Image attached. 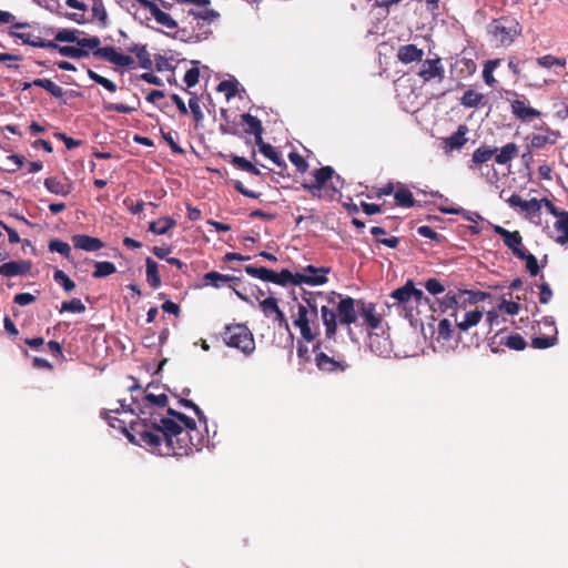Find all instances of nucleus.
<instances>
[{
    "mask_svg": "<svg viewBox=\"0 0 568 568\" xmlns=\"http://www.w3.org/2000/svg\"><path fill=\"white\" fill-rule=\"evenodd\" d=\"M239 82L236 80H223L217 85L219 92H224L226 100L234 98L237 94Z\"/></svg>",
    "mask_w": 568,
    "mask_h": 568,
    "instance_id": "obj_51",
    "label": "nucleus"
},
{
    "mask_svg": "<svg viewBox=\"0 0 568 568\" xmlns=\"http://www.w3.org/2000/svg\"><path fill=\"white\" fill-rule=\"evenodd\" d=\"M256 145L258 146L260 152L265 158L271 160L275 165H277L281 169V172L283 170L287 169L285 161L280 155V153L275 150V148H273L271 144L264 142V140H262V142H257Z\"/></svg>",
    "mask_w": 568,
    "mask_h": 568,
    "instance_id": "obj_30",
    "label": "nucleus"
},
{
    "mask_svg": "<svg viewBox=\"0 0 568 568\" xmlns=\"http://www.w3.org/2000/svg\"><path fill=\"white\" fill-rule=\"evenodd\" d=\"M222 336L229 347L237 348L246 356L255 351L253 333L245 324L226 325Z\"/></svg>",
    "mask_w": 568,
    "mask_h": 568,
    "instance_id": "obj_4",
    "label": "nucleus"
},
{
    "mask_svg": "<svg viewBox=\"0 0 568 568\" xmlns=\"http://www.w3.org/2000/svg\"><path fill=\"white\" fill-rule=\"evenodd\" d=\"M133 433L130 442L138 446L149 448L162 456H187L201 450L204 436L196 427L181 426L176 420L151 414V417H139L131 424Z\"/></svg>",
    "mask_w": 568,
    "mask_h": 568,
    "instance_id": "obj_1",
    "label": "nucleus"
},
{
    "mask_svg": "<svg viewBox=\"0 0 568 568\" xmlns=\"http://www.w3.org/2000/svg\"><path fill=\"white\" fill-rule=\"evenodd\" d=\"M334 339H318L313 345L314 362L318 371L326 374L344 373L348 367L345 356L333 346Z\"/></svg>",
    "mask_w": 568,
    "mask_h": 568,
    "instance_id": "obj_3",
    "label": "nucleus"
},
{
    "mask_svg": "<svg viewBox=\"0 0 568 568\" xmlns=\"http://www.w3.org/2000/svg\"><path fill=\"white\" fill-rule=\"evenodd\" d=\"M423 57L424 51L415 44L400 45L397 51V59L404 64L420 62L423 61Z\"/></svg>",
    "mask_w": 568,
    "mask_h": 568,
    "instance_id": "obj_24",
    "label": "nucleus"
},
{
    "mask_svg": "<svg viewBox=\"0 0 568 568\" xmlns=\"http://www.w3.org/2000/svg\"><path fill=\"white\" fill-rule=\"evenodd\" d=\"M260 308L266 317H270L272 314H275L280 307L277 305L276 298L270 296L260 302Z\"/></svg>",
    "mask_w": 568,
    "mask_h": 568,
    "instance_id": "obj_58",
    "label": "nucleus"
},
{
    "mask_svg": "<svg viewBox=\"0 0 568 568\" xmlns=\"http://www.w3.org/2000/svg\"><path fill=\"white\" fill-rule=\"evenodd\" d=\"M93 55L99 59L106 60L118 67L126 68L134 63L131 55L123 54L116 51L114 47L98 48L93 51Z\"/></svg>",
    "mask_w": 568,
    "mask_h": 568,
    "instance_id": "obj_11",
    "label": "nucleus"
},
{
    "mask_svg": "<svg viewBox=\"0 0 568 568\" xmlns=\"http://www.w3.org/2000/svg\"><path fill=\"white\" fill-rule=\"evenodd\" d=\"M488 30L499 45L506 47L511 44L520 34L521 27L515 18L500 17L491 21Z\"/></svg>",
    "mask_w": 568,
    "mask_h": 568,
    "instance_id": "obj_5",
    "label": "nucleus"
},
{
    "mask_svg": "<svg viewBox=\"0 0 568 568\" xmlns=\"http://www.w3.org/2000/svg\"><path fill=\"white\" fill-rule=\"evenodd\" d=\"M94 267L95 270L92 273L94 278L105 277L116 272L114 263L108 261L94 262Z\"/></svg>",
    "mask_w": 568,
    "mask_h": 568,
    "instance_id": "obj_47",
    "label": "nucleus"
},
{
    "mask_svg": "<svg viewBox=\"0 0 568 568\" xmlns=\"http://www.w3.org/2000/svg\"><path fill=\"white\" fill-rule=\"evenodd\" d=\"M334 173V169L328 165L316 169L313 172V176L315 179L314 183L316 184V187H324L326 182L333 178Z\"/></svg>",
    "mask_w": 568,
    "mask_h": 568,
    "instance_id": "obj_45",
    "label": "nucleus"
},
{
    "mask_svg": "<svg viewBox=\"0 0 568 568\" xmlns=\"http://www.w3.org/2000/svg\"><path fill=\"white\" fill-rule=\"evenodd\" d=\"M329 297H333L335 301V296L339 297V302L336 305V308L334 310L336 312V321L337 325H344L348 327V333H352L351 325L356 323L358 317V310H357V301L354 300L351 296H342L341 294L336 292H331L327 294Z\"/></svg>",
    "mask_w": 568,
    "mask_h": 568,
    "instance_id": "obj_7",
    "label": "nucleus"
},
{
    "mask_svg": "<svg viewBox=\"0 0 568 568\" xmlns=\"http://www.w3.org/2000/svg\"><path fill=\"white\" fill-rule=\"evenodd\" d=\"M452 323L449 320L444 318L438 323V337L444 341H449L453 335Z\"/></svg>",
    "mask_w": 568,
    "mask_h": 568,
    "instance_id": "obj_62",
    "label": "nucleus"
},
{
    "mask_svg": "<svg viewBox=\"0 0 568 568\" xmlns=\"http://www.w3.org/2000/svg\"><path fill=\"white\" fill-rule=\"evenodd\" d=\"M555 242L564 245L568 243V212L565 211L554 224V234L550 235Z\"/></svg>",
    "mask_w": 568,
    "mask_h": 568,
    "instance_id": "obj_27",
    "label": "nucleus"
},
{
    "mask_svg": "<svg viewBox=\"0 0 568 568\" xmlns=\"http://www.w3.org/2000/svg\"><path fill=\"white\" fill-rule=\"evenodd\" d=\"M518 152V146L515 143H507L495 154V162L504 165L510 162Z\"/></svg>",
    "mask_w": 568,
    "mask_h": 568,
    "instance_id": "obj_36",
    "label": "nucleus"
},
{
    "mask_svg": "<svg viewBox=\"0 0 568 568\" xmlns=\"http://www.w3.org/2000/svg\"><path fill=\"white\" fill-rule=\"evenodd\" d=\"M51 50H58L59 53L63 57H69L72 59H81L89 55V51L77 48V47H70V45H59L58 48H50Z\"/></svg>",
    "mask_w": 568,
    "mask_h": 568,
    "instance_id": "obj_46",
    "label": "nucleus"
},
{
    "mask_svg": "<svg viewBox=\"0 0 568 568\" xmlns=\"http://www.w3.org/2000/svg\"><path fill=\"white\" fill-rule=\"evenodd\" d=\"M49 250L51 252L60 253L65 258L70 257V245L61 240H52L49 242Z\"/></svg>",
    "mask_w": 568,
    "mask_h": 568,
    "instance_id": "obj_57",
    "label": "nucleus"
},
{
    "mask_svg": "<svg viewBox=\"0 0 568 568\" xmlns=\"http://www.w3.org/2000/svg\"><path fill=\"white\" fill-rule=\"evenodd\" d=\"M53 280L63 287L65 292H71L75 288V283L61 270H55Z\"/></svg>",
    "mask_w": 568,
    "mask_h": 568,
    "instance_id": "obj_54",
    "label": "nucleus"
},
{
    "mask_svg": "<svg viewBox=\"0 0 568 568\" xmlns=\"http://www.w3.org/2000/svg\"><path fill=\"white\" fill-rule=\"evenodd\" d=\"M189 108L191 110L195 123L199 124L203 120L204 114L202 112V108L197 97H193L189 100Z\"/></svg>",
    "mask_w": 568,
    "mask_h": 568,
    "instance_id": "obj_61",
    "label": "nucleus"
},
{
    "mask_svg": "<svg viewBox=\"0 0 568 568\" xmlns=\"http://www.w3.org/2000/svg\"><path fill=\"white\" fill-rule=\"evenodd\" d=\"M328 278L324 277L323 275L313 277L307 276V274H301V273H292L290 270L284 268L280 273L274 272L273 273V282L274 284L286 286L288 284L292 285H301V284H308V285H323L327 283Z\"/></svg>",
    "mask_w": 568,
    "mask_h": 568,
    "instance_id": "obj_8",
    "label": "nucleus"
},
{
    "mask_svg": "<svg viewBox=\"0 0 568 568\" xmlns=\"http://www.w3.org/2000/svg\"><path fill=\"white\" fill-rule=\"evenodd\" d=\"M464 294H469V295H473L474 297V301L477 302V301H480L484 298L485 294L484 293H473L470 291H464V292H459V294H455L453 293L452 291L448 292L444 298L440 301V307L444 312L448 311V310H454L456 311L458 305H459V298L464 295Z\"/></svg>",
    "mask_w": 568,
    "mask_h": 568,
    "instance_id": "obj_23",
    "label": "nucleus"
},
{
    "mask_svg": "<svg viewBox=\"0 0 568 568\" xmlns=\"http://www.w3.org/2000/svg\"><path fill=\"white\" fill-rule=\"evenodd\" d=\"M203 280L206 285H211L215 288H220L230 282H240V277L229 274H221L216 271L205 273Z\"/></svg>",
    "mask_w": 568,
    "mask_h": 568,
    "instance_id": "obj_28",
    "label": "nucleus"
},
{
    "mask_svg": "<svg viewBox=\"0 0 568 568\" xmlns=\"http://www.w3.org/2000/svg\"><path fill=\"white\" fill-rule=\"evenodd\" d=\"M231 163L236 166L239 170L248 172L254 175H261L262 172L257 169L251 161L246 160L243 156L234 155L232 158Z\"/></svg>",
    "mask_w": 568,
    "mask_h": 568,
    "instance_id": "obj_48",
    "label": "nucleus"
},
{
    "mask_svg": "<svg viewBox=\"0 0 568 568\" xmlns=\"http://www.w3.org/2000/svg\"><path fill=\"white\" fill-rule=\"evenodd\" d=\"M425 288L433 295L445 292V286L435 277L428 278L425 283Z\"/></svg>",
    "mask_w": 568,
    "mask_h": 568,
    "instance_id": "obj_64",
    "label": "nucleus"
},
{
    "mask_svg": "<svg viewBox=\"0 0 568 568\" xmlns=\"http://www.w3.org/2000/svg\"><path fill=\"white\" fill-rule=\"evenodd\" d=\"M519 260L526 261V268L529 272L531 276H536L539 273V265L538 261L535 255L527 252L526 250L524 252H518Z\"/></svg>",
    "mask_w": 568,
    "mask_h": 568,
    "instance_id": "obj_50",
    "label": "nucleus"
},
{
    "mask_svg": "<svg viewBox=\"0 0 568 568\" xmlns=\"http://www.w3.org/2000/svg\"><path fill=\"white\" fill-rule=\"evenodd\" d=\"M358 315L363 318L368 331L377 329L382 323V316L376 313V305L371 302L357 300Z\"/></svg>",
    "mask_w": 568,
    "mask_h": 568,
    "instance_id": "obj_12",
    "label": "nucleus"
},
{
    "mask_svg": "<svg viewBox=\"0 0 568 568\" xmlns=\"http://www.w3.org/2000/svg\"><path fill=\"white\" fill-rule=\"evenodd\" d=\"M484 99V94L469 89L465 91L460 98V104L465 108H478L483 103Z\"/></svg>",
    "mask_w": 568,
    "mask_h": 568,
    "instance_id": "obj_41",
    "label": "nucleus"
},
{
    "mask_svg": "<svg viewBox=\"0 0 568 568\" xmlns=\"http://www.w3.org/2000/svg\"><path fill=\"white\" fill-rule=\"evenodd\" d=\"M423 291L416 288L414 283L408 281L404 286L395 290L390 296L399 303H406L410 300L419 302L423 298Z\"/></svg>",
    "mask_w": 568,
    "mask_h": 568,
    "instance_id": "obj_19",
    "label": "nucleus"
},
{
    "mask_svg": "<svg viewBox=\"0 0 568 568\" xmlns=\"http://www.w3.org/2000/svg\"><path fill=\"white\" fill-rule=\"evenodd\" d=\"M545 133L542 134H532L529 138L528 148L540 150L544 149L547 144H555L558 139H560L561 134L559 131L552 130L549 126L540 128Z\"/></svg>",
    "mask_w": 568,
    "mask_h": 568,
    "instance_id": "obj_16",
    "label": "nucleus"
},
{
    "mask_svg": "<svg viewBox=\"0 0 568 568\" xmlns=\"http://www.w3.org/2000/svg\"><path fill=\"white\" fill-rule=\"evenodd\" d=\"M151 16L158 23L168 30L178 32V22L169 13L162 11L159 7L153 10Z\"/></svg>",
    "mask_w": 568,
    "mask_h": 568,
    "instance_id": "obj_38",
    "label": "nucleus"
},
{
    "mask_svg": "<svg viewBox=\"0 0 568 568\" xmlns=\"http://www.w3.org/2000/svg\"><path fill=\"white\" fill-rule=\"evenodd\" d=\"M368 346L378 356H387L392 351V343L387 336L369 333Z\"/></svg>",
    "mask_w": 568,
    "mask_h": 568,
    "instance_id": "obj_25",
    "label": "nucleus"
},
{
    "mask_svg": "<svg viewBox=\"0 0 568 568\" xmlns=\"http://www.w3.org/2000/svg\"><path fill=\"white\" fill-rule=\"evenodd\" d=\"M120 413V409L116 408V409H110V410H102L101 412V416L108 422V424L113 427V428H118L120 430H122L128 439L130 440V434L133 433L132 428H126L125 426V423L121 419H119L116 416H113L112 414H119ZM139 419H136L138 422ZM132 423H135V420H132L130 422V425Z\"/></svg>",
    "mask_w": 568,
    "mask_h": 568,
    "instance_id": "obj_31",
    "label": "nucleus"
},
{
    "mask_svg": "<svg viewBox=\"0 0 568 568\" xmlns=\"http://www.w3.org/2000/svg\"><path fill=\"white\" fill-rule=\"evenodd\" d=\"M175 224L176 222L173 217L165 216L159 219L158 221H152L149 224L148 231L158 235H163L166 234L171 229H173Z\"/></svg>",
    "mask_w": 568,
    "mask_h": 568,
    "instance_id": "obj_34",
    "label": "nucleus"
},
{
    "mask_svg": "<svg viewBox=\"0 0 568 568\" xmlns=\"http://www.w3.org/2000/svg\"><path fill=\"white\" fill-rule=\"evenodd\" d=\"M244 271L253 276V277H256V278H260L264 282H273V273L274 271L273 270H270L267 267H264V266H261V267H256V266H253V265H247L245 266Z\"/></svg>",
    "mask_w": 568,
    "mask_h": 568,
    "instance_id": "obj_42",
    "label": "nucleus"
},
{
    "mask_svg": "<svg viewBox=\"0 0 568 568\" xmlns=\"http://www.w3.org/2000/svg\"><path fill=\"white\" fill-rule=\"evenodd\" d=\"M33 84L36 87L43 88L48 91L52 97L60 99L64 95V90L62 87L55 84L50 79H36L33 80Z\"/></svg>",
    "mask_w": 568,
    "mask_h": 568,
    "instance_id": "obj_40",
    "label": "nucleus"
},
{
    "mask_svg": "<svg viewBox=\"0 0 568 568\" xmlns=\"http://www.w3.org/2000/svg\"><path fill=\"white\" fill-rule=\"evenodd\" d=\"M189 14L192 16L195 20H202L207 23H212L220 18V13L209 7L199 8L196 10L190 9Z\"/></svg>",
    "mask_w": 568,
    "mask_h": 568,
    "instance_id": "obj_39",
    "label": "nucleus"
},
{
    "mask_svg": "<svg viewBox=\"0 0 568 568\" xmlns=\"http://www.w3.org/2000/svg\"><path fill=\"white\" fill-rule=\"evenodd\" d=\"M129 52L135 54L138 58L141 68L143 69H151L153 65V61L151 59L150 53L146 50V47L143 44H134L133 47H130Z\"/></svg>",
    "mask_w": 568,
    "mask_h": 568,
    "instance_id": "obj_37",
    "label": "nucleus"
},
{
    "mask_svg": "<svg viewBox=\"0 0 568 568\" xmlns=\"http://www.w3.org/2000/svg\"><path fill=\"white\" fill-rule=\"evenodd\" d=\"M72 244L75 248L87 252H94L104 246V243L98 239L87 234H75L72 236Z\"/></svg>",
    "mask_w": 568,
    "mask_h": 568,
    "instance_id": "obj_21",
    "label": "nucleus"
},
{
    "mask_svg": "<svg viewBox=\"0 0 568 568\" xmlns=\"http://www.w3.org/2000/svg\"><path fill=\"white\" fill-rule=\"evenodd\" d=\"M145 273H146V282L149 285L156 290L161 286V277L159 274V265L151 257H146L145 260Z\"/></svg>",
    "mask_w": 568,
    "mask_h": 568,
    "instance_id": "obj_32",
    "label": "nucleus"
},
{
    "mask_svg": "<svg viewBox=\"0 0 568 568\" xmlns=\"http://www.w3.org/2000/svg\"><path fill=\"white\" fill-rule=\"evenodd\" d=\"M469 129L466 124H459L456 132L442 139V145L445 154H450L455 150H460L468 141Z\"/></svg>",
    "mask_w": 568,
    "mask_h": 568,
    "instance_id": "obj_14",
    "label": "nucleus"
},
{
    "mask_svg": "<svg viewBox=\"0 0 568 568\" xmlns=\"http://www.w3.org/2000/svg\"><path fill=\"white\" fill-rule=\"evenodd\" d=\"M241 119L242 123L246 126L245 132L254 135L255 143L262 142L264 129L261 120L250 113L242 114Z\"/></svg>",
    "mask_w": 568,
    "mask_h": 568,
    "instance_id": "obj_26",
    "label": "nucleus"
},
{
    "mask_svg": "<svg viewBox=\"0 0 568 568\" xmlns=\"http://www.w3.org/2000/svg\"><path fill=\"white\" fill-rule=\"evenodd\" d=\"M510 105L513 114L523 121H528L541 115L540 111L527 105L524 100L515 99L511 101Z\"/></svg>",
    "mask_w": 568,
    "mask_h": 568,
    "instance_id": "obj_22",
    "label": "nucleus"
},
{
    "mask_svg": "<svg viewBox=\"0 0 568 568\" xmlns=\"http://www.w3.org/2000/svg\"><path fill=\"white\" fill-rule=\"evenodd\" d=\"M77 33V30L62 29L55 33L54 40L58 42H74L78 44L79 38Z\"/></svg>",
    "mask_w": 568,
    "mask_h": 568,
    "instance_id": "obj_60",
    "label": "nucleus"
},
{
    "mask_svg": "<svg viewBox=\"0 0 568 568\" xmlns=\"http://www.w3.org/2000/svg\"><path fill=\"white\" fill-rule=\"evenodd\" d=\"M537 63L542 68L550 69L552 67H565L566 59H560L551 54H546L541 58H538Z\"/></svg>",
    "mask_w": 568,
    "mask_h": 568,
    "instance_id": "obj_55",
    "label": "nucleus"
},
{
    "mask_svg": "<svg viewBox=\"0 0 568 568\" xmlns=\"http://www.w3.org/2000/svg\"><path fill=\"white\" fill-rule=\"evenodd\" d=\"M507 203L511 207H519L523 212L526 213V217L534 221L535 219L540 220L541 215V202L538 199L534 197L531 200H523L518 194H513Z\"/></svg>",
    "mask_w": 568,
    "mask_h": 568,
    "instance_id": "obj_9",
    "label": "nucleus"
},
{
    "mask_svg": "<svg viewBox=\"0 0 568 568\" xmlns=\"http://www.w3.org/2000/svg\"><path fill=\"white\" fill-rule=\"evenodd\" d=\"M85 311V305L82 303L80 298H72L70 301L63 302L61 304L60 313L71 312V313H82Z\"/></svg>",
    "mask_w": 568,
    "mask_h": 568,
    "instance_id": "obj_56",
    "label": "nucleus"
},
{
    "mask_svg": "<svg viewBox=\"0 0 568 568\" xmlns=\"http://www.w3.org/2000/svg\"><path fill=\"white\" fill-rule=\"evenodd\" d=\"M200 70L197 68H191L186 70L183 81L187 88H193L199 83Z\"/></svg>",
    "mask_w": 568,
    "mask_h": 568,
    "instance_id": "obj_63",
    "label": "nucleus"
},
{
    "mask_svg": "<svg viewBox=\"0 0 568 568\" xmlns=\"http://www.w3.org/2000/svg\"><path fill=\"white\" fill-rule=\"evenodd\" d=\"M144 407L141 409L142 415L153 414L150 412L151 406H159V407H165L169 403V398L165 394L154 395L151 393L145 394L144 396Z\"/></svg>",
    "mask_w": 568,
    "mask_h": 568,
    "instance_id": "obj_33",
    "label": "nucleus"
},
{
    "mask_svg": "<svg viewBox=\"0 0 568 568\" xmlns=\"http://www.w3.org/2000/svg\"><path fill=\"white\" fill-rule=\"evenodd\" d=\"M44 187L52 194L60 195V196H68L71 194L73 186L72 183L69 182L67 179L60 180L55 176H50L44 179Z\"/></svg>",
    "mask_w": 568,
    "mask_h": 568,
    "instance_id": "obj_20",
    "label": "nucleus"
},
{
    "mask_svg": "<svg viewBox=\"0 0 568 568\" xmlns=\"http://www.w3.org/2000/svg\"><path fill=\"white\" fill-rule=\"evenodd\" d=\"M32 262L29 260L11 261L0 265V275L4 277H14L26 275L30 272Z\"/></svg>",
    "mask_w": 568,
    "mask_h": 568,
    "instance_id": "obj_17",
    "label": "nucleus"
},
{
    "mask_svg": "<svg viewBox=\"0 0 568 568\" xmlns=\"http://www.w3.org/2000/svg\"><path fill=\"white\" fill-rule=\"evenodd\" d=\"M494 232L503 237L504 244L511 250L516 257L518 256V252L526 250L523 246V237L518 231L510 232L500 225H495Z\"/></svg>",
    "mask_w": 568,
    "mask_h": 568,
    "instance_id": "obj_15",
    "label": "nucleus"
},
{
    "mask_svg": "<svg viewBox=\"0 0 568 568\" xmlns=\"http://www.w3.org/2000/svg\"><path fill=\"white\" fill-rule=\"evenodd\" d=\"M540 324L548 328L549 334L534 337L531 339V346L537 349H546L556 345L558 342V329L555 322L550 317H545Z\"/></svg>",
    "mask_w": 568,
    "mask_h": 568,
    "instance_id": "obj_13",
    "label": "nucleus"
},
{
    "mask_svg": "<svg viewBox=\"0 0 568 568\" xmlns=\"http://www.w3.org/2000/svg\"><path fill=\"white\" fill-rule=\"evenodd\" d=\"M417 74L423 79L424 82H428L434 79H437L439 82H442L445 75L442 59L435 58L422 61V65Z\"/></svg>",
    "mask_w": 568,
    "mask_h": 568,
    "instance_id": "obj_10",
    "label": "nucleus"
},
{
    "mask_svg": "<svg viewBox=\"0 0 568 568\" xmlns=\"http://www.w3.org/2000/svg\"><path fill=\"white\" fill-rule=\"evenodd\" d=\"M396 204L403 207H413L416 204V201L413 196V193L405 187L398 189L394 194Z\"/></svg>",
    "mask_w": 568,
    "mask_h": 568,
    "instance_id": "obj_44",
    "label": "nucleus"
},
{
    "mask_svg": "<svg viewBox=\"0 0 568 568\" xmlns=\"http://www.w3.org/2000/svg\"><path fill=\"white\" fill-rule=\"evenodd\" d=\"M92 16L100 22L101 27H106L108 24V12L104 8V4L101 0H94L92 6Z\"/></svg>",
    "mask_w": 568,
    "mask_h": 568,
    "instance_id": "obj_52",
    "label": "nucleus"
},
{
    "mask_svg": "<svg viewBox=\"0 0 568 568\" xmlns=\"http://www.w3.org/2000/svg\"><path fill=\"white\" fill-rule=\"evenodd\" d=\"M333 297L323 292L303 291L296 303V312L292 313L293 325L300 331L302 338L314 342L320 336V318L325 327V336L334 339L337 334L336 312L329 307Z\"/></svg>",
    "mask_w": 568,
    "mask_h": 568,
    "instance_id": "obj_2",
    "label": "nucleus"
},
{
    "mask_svg": "<svg viewBox=\"0 0 568 568\" xmlns=\"http://www.w3.org/2000/svg\"><path fill=\"white\" fill-rule=\"evenodd\" d=\"M371 233L377 243L383 244L389 248H396L399 244V239L396 236L385 237L387 232L384 227L373 226L371 227Z\"/></svg>",
    "mask_w": 568,
    "mask_h": 568,
    "instance_id": "obj_35",
    "label": "nucleus"
},
{
    "mask_svg": "<svg viewBox=\"0 0 568 568\" xmlns=\"http://www.w3.org/2000/svg\"><path fill=\"white\" fill-rule=\"evenodd\" d=\"M288 160L300 173H305L308 170L307 161L300 153L290 152Z\"/></svg>",
    "mask_w": 568,
    "mask_h": 568,
    "instance_id": "obj_59",
    "label": "nucleus"
},
{
    "mask_svg": "<svg viewBox=\"0 0 568 568\" xmlns=\"http://www.w3.org/2000/svg\"><path fill=\"white\" fill-rule=\"evenodd\" d=\"M140 105V100L135 97V104L128 105L123 103H113V102H103V109L108 112H118V113H132L138 110Z\"/></svg>",
    "mask_w": 568,
    "mask_h": 568,
    "instance_id": "obj_43",
    "label": "nucleus"
},
{
    "mask_svg": "<svg viewBox=\"0 0 568 568\" xmlns=\"http://www.w3.org/2000/svg\"><path fill=\"white\" fill-rule=\"evenodd\" d=\"M87 73H88V77L92 81H94L95 83L102 85L108 91H110V92H115L116 91V84L113 81L109 80L108 78H104V77L100 75L99 73L94 72L91 69H88Z\"/></svg>",
    "mask_w": 568,
    "mask_h": 568,
    "instance_id": "obj_53",
    "label": "nucleus"
},
{
    "mask_svg": "<svg viewBox=\"0 0 568 568\" xmlns=\"http://www.w3.org/2000/svg\"><path fill=\"white\" fill-rule=\"evenodd\" d=\"M452 315L455 317L456 326L458 327V329L462 332H466L470 327L477 325L480 322L483 317V312L479 310L466 312L462 321L457 320V315L455 312Z\"/></svg>",
    "mask_w": 568,
    "mask_h": 568,
    "instance_id": "obj_29",
    "label": "nucleus"
},
{
    "mask_svg": "<svg viewBox=\"0 0 568 568\" xmlns=\"http://www.w3.org/2000/svg\"><path fill=\"white\" fill-rule=\"evenodd\" d=\"M497 151V146H491L487 144L480 145L473 152L469 169H480L483 164L487 163L493 158H495Z\"/></svg>",
    "mask_w": 568,
    "mask_h": 568,
    "instance_id": "obj_18",
    "label": "nucleus"
},
{
    "mask_svg": "<svg viewBox=\"0 0 568 568\" xmlns=\"http://www.w3.org/2000/svg\"><path fill=\"white\" fill-rule=\"evenodd\" d=\"M30 24L28 22H16L11 26L9 36L22 41L23 44H28L36 48L49 49V48H58V44L54 41L45 40L41 34L50 36L53 33L52 28L44 29L40 31L39 34H34L33 32H19L17 30L29 28Z\"/></svg>",
    "mask_w": 568,
    "mask_h": 568,
    "instance_id": "obj_6",
    "label": "nucleus"
},
{
    "mask_svg": "<svg viewBox=\"0 0 568 568\" xmlns=\"http://www.w3.org/2000/svg\"><path fill=\"white\" fill-rule=\"evenodd\" d=\"M500 343L514 351H524L527 346L525 338L517 333L506 336Z\"/></svg>",
    "mask_w": 568,
    "mask_h": 568,
    "instance_id": "obj_49",
    "label": "nucleus"
}]
</instances>
